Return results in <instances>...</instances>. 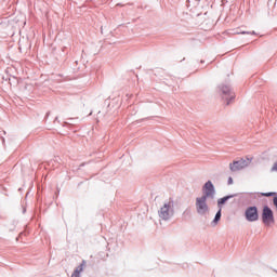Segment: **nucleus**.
<instances>
[{"label":"nucleus","instance_id":"0eeeda50","mask_svg":"<svg viewBox=\"0 0 277 277\" xmlns=\"http://www.w3.org/2000/svg\"><path fill=\"white\" fill-rule=\"evenodd\" d=\"M207 198H213L215 196V188L213 187V183L211 181H208L203 186V195Z\"/></svg>","mask_w":277,"mask_h":277},{"label":"nucleus","instance_id":"39448f33","mask_svg":"<svg viewBox=\"0 0 277 277\" xmlns=\"http://www.w3.org/2000/svg\"><path fill=\"white\" fill-rule=\"evenodd\" d=\"M243 168H248V161H246L245 159H240L229 163L230 172H237L239 170H243Z\"/></svg>","mask_w":277,"mask_h":277},{"label":"nucleus","instance_id":"f8f14e48","mask_svg":"<svg viewBox=\"0 0 277 277\" xmlns=\"http://www.w3.org/2000/svg\"><path fill=\"white\" fill-rule=\"evenodd\" d=\"M272 172H277V162H275L272 167Z\"/></svg>","mask_w":277,"mask_h":277},{"label":"nucleus","instance_id":"1a4fd4ad","mask_svg":"<svg viewBox=\"0 0 277 277\" xmlns=\"http://www.w3.org/2000/svg\"><path fill=\"white\" fill-rule=\"evenodd\" d=\"M229 198H233V196H226V197H223V198L219 199L217 206H219V207H222V205H225V202H226L227 200H229Z\"/></svg>","mask_w":277,"mask_h":277},{"label":"nucleus","instance_id":"f257e3e1","mask_svg":"<svg viewBox=\"0 0 277 277\" xmlns=\"http://www.w3.org/2000/svg\"><path fill=\"white\" fill-rule=\"evenodd\" d=\"M158 215L161 217V220H170V217L174 215V201L170 199L167 203H164L158 211Z\"/></svg>","mask_w":277,"mask_h":277},{"label":"nucleus","instance_id":"f03ea898","mask_svg":"<svg viewBox=\"0 0 277 277\" xmlns=\"http://www.w3.org/2000/svg\"><path fill=\"white\" fill-rule=\"evenodd\" d=\"M196 211L199 215L209 213V205H207V196L197 197L195 201Z\"/></svg>","mask_w":277,"mask_h":277},{"label":"nucleus","instance_id":"20e7f679","mask_svg":"<svg viewBox=\"0 0 277 277\" xmlns=\"http://www.w3.org/2000/svg\"><path fill=\"white\" fill-rule=\"evenodd\" d=\"M245 217L248 222H256L259 220V209L256 207L247 208Z\"/></svg>","mask_w":277,"mask_h":277},{"label":"nucleus","instance_id":"423d86ee","mask_svg":"<svg viewBox=\"0 0 277 277\" xmlns=\"http://www.w3.org/2000/svg\"><path fill=\"white\" fill-rule=\"evenodd\" d=\"M222 98H224L226 102V105H230V101L235 98V93L230 91V88L224 85L222 87Z\"/></svg>","mask_w":277,"mask_h":277},{"label":"nucleus","instance_id":"9b49d317","mask_svg":"<svg viewBox=\"0 0 277 277\" xmlns=\"http://www.w3.org/2000/svg\"><path fill=\"white\" fill-rule=\"evenodd\" d=\"M261 196H265L266 198H269L271 196H276V193H261Z\"/></svg>","mask_w":277,"mask_h":277},{"label":"nucleus","instance_id":"6e6552de","mask_svg":"<svg viewBox=\"0 0 277 277\" xmlns=\"http://www.w3.org/2000/svg\"><path fill=\"white\" fill-rule=\"evenodd\" d=\"M83 267H85V261H82L81 265H79L74 273L71 274V277H79L81 272H83Z\"/></svg>","mask_w":277,"mask_h":277},{"label":"nucleus","instance_id":"9d476101","mask_svg":"<svg viewBox=\"0 0 277 277\" xmlns=\"http://www.w3.org/2000/svg\"><path fill=\"white\" fill-rule=\"evenodd\" d=\"M221 217H222V209H220L215 214L214 222H220Z\"/></svg>","mask_w":277,"mask_h":277},{"label":"nucleus","instance_id":"ddd939ff","mask_svg":"<svg viewBox=\"0 0 277 277\" xmlns=\"http://www.w3.org/2000/svg\"><path fill=\"white\" fill-rule=\"evenodd\" d=\"M228 185H233V177L228 179Z\"/></svg>","mask_w":277,"mask_h":277},{"label":"nucleus","instance_id":"7ed1b4c3","mask_svg":"<svg viewBox=\"0 0 277 277\" xmlns=\"http://www.w3.org/2000/svg\"><path fill=\"white\" fill-rule=\"evenodd\" d=\"M262 222L267 226H269V224H274V212L267 206L263 208Z\"/></svg>","mask_w":277,"mask_h":277}]
</instances>
